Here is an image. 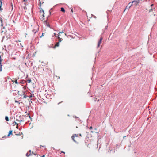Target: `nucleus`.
I'll return each mask as SVG.
<instances>
[{
  "label": "nucleus",
  "mask_w": 157,
  "mask_h": 157,
  "mask_svg": "<svg viewBox=\"0 0 157 157\" xmlns=\"http://www.w3.org/2000/svg\"><path fill=\"white\" fill-rule=\"evenodd\" d=\"M140 0H134L131 2V4H133L134 5H137L140 2Z\"/></svg>",
  "instance_id": "nucleus-1"
},
{
  "label": "nucleus",
  "mask_w": 157,
  "mask_h": 157,
  "mask_svg": "<svg viewBox=\"0 0 157 157\" xmlns=\"http://www.w3.org/2000/svg\"><path fill=\"white\" fill-rule=\"evenodd\" d=\"M102 39H103V38H102V37L101 36L100 37V39L98 41V45H97V47L98 48L100 46V44L101 43Z\"/></svg>",
  "instance_id": "nucleus-2"
},
{
  "label": "nucleus",
  "mask_w": 157,
  "mask_h": 157,
  "mask_svg": "<svg viewBox=\"0 0 157 157\" xmlns=\"http://www.w3.org/2000/svg\"><path fill=\"white\" fill-rule=\"evenodd\" d=\"M132 5V4H131V2H129L127 6H126V7L125 9L124 10V11L128 9V10H129V9L130 8V7Z\"/></svg>",
  "instance_id": "nucleus-3"
},
{
  "label": "nucleus",
  "mask_w": 157,
  "mask_h": 157,
  "mask_svg": "<svg viewBox=\"0 0 157 157\" xmlns=\"http://www.w3.org/2000/svg\"><path fill=\"white\" fill-rule=\"evenodd\" d=\"M21 116H17L16 117V121L18 122H19L20 119H21Z\"/></svg>",
  "instance_id": "nucleus-4"
},
{
  "label": "nucleus",
  "mask_w": 157,
  "mask_h": 157,
  "mask_svg": "<svg viewBox=\"0 0 157 157\" xmlns=\"http://www.w3.org/2000/svg\"><path fill=\"white\" fill-rule=\"evenodd\" d=\"M44 23L48 27H50V25L48 22H47V21H44Z\"/></svg>",
  "instance_id": "nucleus-5"
},
{
  "label": "nucleus",
  "mask_w": 157,
  "mask_h": 157,
  "mask_svg": "<svg viewBox=\"0 0 157 157\" xmlns=\"http://www.w3.org/2000/svg\"><path fill=\"white\" fill-rule=\"evenodd\" d=\"M3 59H1V64H0V71L1 72L2 71V66H3L2 65V62L3 61Z\"/></svg>",
  "instance_id": "nucleus-6"
},
{
  "label": "nucleus",
  "mask_w": 157,
  "mask_h": 157,
  "mask_svg": "<svg viewBox=\"0 0 157 157\" xmlns=\"http://www.w3.org/2000/svg\"><path fill=\"white\" fill-rule=\"evenodd\" d=\"M12 132H13L12 130H10L9 131L8 134L7 135L8 137L10 135H13Z\"/></svg>",
  "instance_id": "nucleus-7"
},
{
  "label": "nucleus",
  "mask_w": 157,
  "mask_h": 157,
  "mask_svg": "<svg viewBox=\"0 0 157 157\" xmlns=\"http://www.w3.org/2000/svg\"><path fill=\"white\" fill-rule=\"evenodd\" d=\"M31 150H29V152H27L26 154V155L27 157H29L30 155H31Z\"/></svg>",
  "instance_id": "nucleus-8"
},
{
  "label": "nucleus",
  "mask_w": 157,
  "mask_h": 157,
  "mask_svg": "<svg viewBox=\"0 0 157 157\" xmlns=\"http://www.w3.org/2000/svg\"><path fill=\"white\" fill-rule=\"evenodd\" d=\"M58 39H59V43H60V42H61L63 40V39L60 38L59 37V35L58 36Z\"/></svg>",
  "instance_id": "nucleus-9"
},
{
  "label": "nucleus",
  "mask_w": 157,
  "mask_h": 157,
  "mask_svg": "<svg viewBox=\"0 0 157 157\" xmlns=\"http://www.w3.org/2000/svg\"><path fill=\"white\" fill-rule=\"evenodd\" d=\"M59 42H57L55 44V46L54 47V48H55L56 47H59Z\"/></svg>",
  "instance_id": "nucleus-10"
},
{
  "label": "nucleus",
  "mask_w": 157,
  "mask_h": 157,
  "mask_svg": "<svg viewBox=\"0 0 157 157\" xmlns=\"http://www.w3.org/2000/svg\"><path fill=\"white\" fill-rule=\"evenodd\" d=\"M71 138L73 140V141L76 143V141L74 139V138H75V137H74V135H72V136H71Z\"/></svg>",
  "instance_id": "nucleus-11"
},
{
  "label": "nucleus",
  "mask_w": 157,
  "mask_h": 157,
  "mask_svg": "<svg viewBox=\"0 0 157 157\" xmlns=\"http://www.w3.org/2000/svg\"><path fill=\"white\" fill-rule=\"evenodd\" d=\"M61 11L62 12H65V10L64 8L63 7H61Z\"/></svg>",
  "instance_id": "nucleus-12"
},
{
  "label": "nucleus",
  "mask_w": 157,
  "mask_h": 157,
  "mask_svg": "<svg viewBox=\"0 0 157 157\" xmlns=\"http://www.w3.org/2000/svg\"><path fill=\"white\" fill-rule=\"evenodd\" d=\"M12 81L14 82H15L16 84H18V83L17 82V80H16V79H15L14 80V81L12 80Z\"/></svg>",
  "instance_id": "nucleus-13"
},
{
  "label": "nucleus",
  "mask_w": 157,
  "mask_h": 157,
  "mask_svg": "<svg viewBox=\"0 0 157 157\" xmlns=\"http://www.w3.org/2000/svg\"><path fill=\"white\" fill-rule=\"evenodd\" d=\"M5 119L7 121H9V118L8 116H6L5 117Z\"/></svg>",
  "instance_id": "nucleus-14"
},
{
  "label": "nucleus",
  "mask_w": 157,
  "mask_h": 157,
  "mask_svg": "<svg viewBox=\"0 0 157 157\" xmlns=\"http://www.w3.org/2000/svg\"><path fill=\"white\" fill-rule=\"evenodd\" d=\"M24 119L23 118H21V119H20L19 122H24Z\"/></svg>",
  "instance_id": "nucleus-15"
},
{
  "label": "nucleus",
  "mask_w": 157,
  "mask_h": 157,
  "mask_svg": "<svg viewBox=\"0 0 157 157\" xmlns=\"http://www.w3.org/2000/svg\"><path fill=\"white\" fill-rule=\"evenodd\" d=\"M2 3V2L1 1H0V10H1L2 9L1 8Z\"/></svg>",
  "instance_id": "nucleus-16"
},
{
  "label": "nucleus",
  "mask_w": 157,
  "mask_h": 157,
  "mask_svg": "<svg viewBox=\"0 0 157 157\" xmlns=\"http://www.w3.org/2000/svg\"><path fill=\"white\" fill-rule=\"evenodd\" d=\"M13 124H14V125H17L16 128H17V126L18 125V124L17 123V122L14 121L13 123Z\"/></svg>",
  "instance_id": "nucleus-17"
},
{
  "label": "nucleus",
  "mask_w": 157,
  "mask_h": 157,
  "mask_svg": "<svg viewBox=\"0 0 157 157\" xmlns=\"http://www.w3.org/2000/svg\"><path fill=\"white\" fill-rule=\"evenodd\" d=\"M27 81L28 83H30L31 82V80L30 79H29L27 80Z\"/></svg>",
  "instance_id": "nucleus-18"
},
{
  "label": "nucleus",
  "mask_w": 157,
  "mask_h": 157,
  "mask_svg": "<svg viewBox=\"0 0 157 157\" xmlns=\"http://www.w3.org/2000/svg\"><path fill=\"white\" fill-rule=\"evenodd\" d=\"M74 117H75L76 119H78V121H80V120L79 118V117H76V116H74Z\"/></svg>",
  "instance_id": "nucleus-19"
},
{
  "label": "nucleus",
  "mask_w": 157,
  "mask_h": 157,
  "mask_svg": "<svg viewBox=\"0 0 157 157\" xmlns=\"http://www.w3.org/2000/svg\"><path fill=\"white\" fill-rule=\"evenodd\" d=\"M25 82L24 80H21V81L20 83L21 84H24V82Z\"/></svg>",
  "instance_id": "nucleus-20"
},
{
  "label": "nucleus",
  "mask_w": 157,
  "mask_h": 157,
  "mask_svg": "<svg viewBox=\"0 0 157 157\" xmlns=\"http://www.w3.org/2000/svg\"><path fill=\"white\" fill-rule=\"evenodd\" d=\"M6 62H5L4 60H3V61H2V65H3V64H5V63Z\"/></svg>",
  "instance_id": "nucleus-21"
},
{
  "label": "nucleus",
  "mask_w": 157,
  "mask_h": 157,
  "mask_svg": "<svg viewBox=\"0 0 157 157\" xmlns=\"http://www.w3.org/2000/svg\"><path fill=\"white\" fill-rule=\"evenodd\" d=\"M73 135H74V137L76 136V137H77L78 136V135L76 134H73Z\"/></svg>",
  "instance_id": "nucleus-22"
},
{
  "label": "nucleus",
  "mask_w": 157,
  "mask_h": 157,
  "mask_svg": "<svg viewBox=\"0 0 157 157\" xmlns=\"http://www.w3.org/2000/svg\"><path fill=\"white\" fill-rule=\"evenodd\" d=\"M44 33H43L42 34V35L40 36V37L41 38L42 37V36H44Z\"/></svg>",
  "instance_id": "nucleus-23"
},
{
  "label": "nucleus",
  "mask_w": 157,
  "mask_h": 157,
  "mask_svg": "<svg viewBox=\"0 0 157 157\" xmlns=\"http://www.w3.org/2000/svg\"><path fill=\"white\" fill-rule=\"evenodd\" d=\"M43 17L42 18H43V20H44V13H43V14L42 15Z\"/></svg>",
  "instance_id": "nucleus-24"
},
{
  "label": "nucleus",
  "mask_w": 157,
  "mask_h": 157,
  "mask_svg": "<svg viewBox=\"0 0 157 157\" xmlns=\"http://www.w3.org/2000/svg\"><path fill=\"white\" fill-rule=\"evenodd\" d=\"M38 5H39L40 6H41V3L40 1V3H39Z\"/></svg>",
  "instance_id": "nucleus-25"
},
{
  "label": "nucleus",
  "mask_w": 157,
  "mask_h": 157,
  "mask_svg": "<svg viewBox=\"0 0 157 157\" xmlns=\"http://www.w3.org/2000/svg\"><path fill=\"white\" fill-rule=\"evenodd\" d=\"M112 151V153H114V151H113V150L111 149V150H110V153H111V151Z\"/></svg>",
  "instance_id": "nucleus-26"
},
{
  "label": "nucleus",
  "mask_w": 157,
  "mask_h": 157,
  "mask_svg": "<svg viewBox=\"0 0 157 157\" xmlns=\"http://www.w3.org/2000/svg\"><path fill=\"white\" fill-rule=\"evenodd\" d=\"M3 21L2 19V18H1V19H0V21L1 22V23H2V22H3V21Z\"/></svg>",
  "instance_id": "nucleus-27"
},
{
  "label": "nucleus",
  "mask_w": 157,
  "mask_h": 157,
  "mask_svg": "<svg viewBox=\"0 0 157 157\" xmlns=\"http://www.w3.org/2000/svg\"><path fill=\"white\" fill-rule=\"evenodd\" d=\"M1 56L0 55V64H1Z\"/></svg>",
  "instance_id": "nucleus-28"
},
{
  "label": "nucleus",
  "mask_w": 157,
  "mask_h": 157,
  "mask_svg": "<svg viewBox=\"0 0 157 157\" xmlns=\"http://www.w3.org/2000/svg\"><path fill=\"white\" fill-rule=\"evenodd\" d=\"M153 9L152 8L151 9H150V12H152V11H153Z\"/></svg>",
  "instance_id": "nucleus-29"
},
{
  "label": "nucleus",
  "mask_w": 157,
  "mask_h": 157,
  "mask_svg": "<svg viewBox=\"0 0 157 157\" xmlns=\"http://www.w3.org/2000/svg\"><path fill=\"white\" fill-rule=\"evenodd\" d=\"M105 29H103V33H104L105 31Z\"/></svg>",
  "instance_id": "nucleus-30"
},
{
  "label": "nucleus",
  "mask_w": 157,
  "mask_h": 157,
  "mask_svg": "<svg viewBox=\"0 0 157 157\" xmlns=\"http://www.w3.org/2000/svg\"><path fill=\"white\" fill-rule=\"evenodd\" d=\"M41 11H42V12H43V13H44V10H43L42 8H41Z\"/></svg>",
  "instance_id": "nucleus-31"
},
{
  "label": "nucleus",
  "mask_w": 157,
  "mask_h": 157,
  "mask_svg": "<svg viewBox=\"0 0 157 157\" xmlns=\"http://www.w3.org/2000/svg\"><path fill=\"white\" fill-rule=\"evenodd\" d=\"M27 96L26 95H24V98H26V97Z\"/></svg>",
  "instance_id": "nucleus-32"
},
{
  "label": "nucleus",
  "mask_w": 157,
  "mask_h": 157,
  "mask_svg": "<svg viewBox=\"0 0 157 157\" xmlns=\"http://www.w3.org/2000/svg\"><path fill=\"white\" fill-rule=\"evenodd\" d=\"M89 128L90 129H91L92 128V126H90Z\"/></svg>",
  "instance_id": "nucleus-33"
},
{
  "label": "nucleus",
  "mask_w": 157,
  "mask_h": 157,
  "mask_svg": "<svg viewBox=\"0 0 157 157\" xmlns=\"http://www.w3.org/2000/svg\"><path fill=\"white\" fill-rule=\"evenodd\" d=\"M107 28H108V26L107 25H106L105 26V29H107Z\"/></svg>",
  "instance_id": "nucleus-34"
},
{
  "label": "nucleus",
  "mask_w": 157,
  "mask_h": 157,
  "mask_svg": "<svg viewBox=\"0 0 157 157\" xmlns=\"http://www.w3.org/2000/svg\"><path fill=\"white\" fill-rule=\"evenodd\" d=\"M4 137H6V136H3L2 137V138H4Z\"/></svg>",
  "instance_id": "nucleus-35"
},
{
  "label": "nucleus",
  "mask_w": 157,
  "mask_h": 157,
  "mask_svg": "<svg viewBox=\"0 0 157 157\" xmlns=\"http://www.w3.org/2000/svg\"><path fill=\"white\" fill-rule=\"evenodd\" d=\"M23 2H27V0H23Z\"/></svg>",
  "instance_id": "nucleus-36"
},
{
  "label": "nucleus",
  "mask_w": 157,
  "mask_h": 157,
  "mask_svg": "<svg viewBox=\"0 0 157 157\" xmlns=\"http://www.w3.org/2000/svg\"><path fill=\"white\" fill-rule=\"evenodd\" d=\"M15 102L19 103V104H20V103L18 101H15Z\"/></svg>",
  "instance_id": "nucleus-37"
},
{
  "label": "nucleus",
  "mask_w": 157,
  "mask_h": 157,
  "mask_svg": "<svg viewBox=\"0 0 157 157\" xmlns=\"http://www.w3.org/2000/svg\"><path fill=\"white\" fill-rule=\"evenodd\" d=\"M92 15V16H94V18H96V16H94V15Z\"/></svg>",
  "instance_id": "nucleus-38"
},
{
  "label": "nucleus",
  "mask_w": 157,
  "mask_h": 157,
  "mask_svg": "<svg viewBox=\"0 0 157 157\" xmlns=\"http://www.w3.org/2000/svg\"><path fill=\"white\" fill-rule=\"evenodd\" d=\"M40 146L42 147H45V146H42V145H40Z\"/></svg>",
  "instance_id": "nucleus-39"
},
{
  "label": "nucleus",
  "mask_w": 157,
  "mask_h": 157,
  "mask_svg": "<svg viewBox=\"0 0 157 157\" xmlns=\"http://www.w3.org/2000/svg\"><path fill=\"white\" fill-rule=\"evenodd\" d=\"M71 11L73 13V11L72 8L71 9Z\"/></svg>",
  "instance_id": "nucleus-40"
},
{
  "label": "nucleus",
  "mask_w": 157,
  "mask_h": 157,
  "mask_svg": "<svg viewBox=\"0 0 157 157\" xmlns=\"http://www.w3.org/2000/svg\"><path fill=\"white\" fill-rule=\"evenodd\" d=\"M63 33V32H60L59 33V34L60 33Z\"/></svg>",
  "instance_id": "nucleus-41"
},
{
  "label": "nucleus",
  "mask_w": 157,
  "mask_h": 157,
  "mask_svg": "<svg viewBox=\"0 0 157 157\" xmlns=\"http://www.w3.org/2000/svg\"><path fill=\"white\" fill-rule=\"evenodd\" d=\"M29 103H32V101H29Z\"/></svg>",
  "instance_id": "nucleus-42"
},
{
  "label": "nucleus",
  "mask_w": 157,
  "mask_h": 157,
  "mask_svg": "<svg viewBox=\"0 0 157 157\" xmlns=\"http://www.w3.org/2000/svg\"><path fill=\"white\" fill-rule=\"evenodd\" d=\"M3 26V24H2H2H1V26H2H2Z\"/></svg>",
  "instance_id": "nucleus-43"
},
{
  "label": "nucleus",
  "mask_w": 157,
  "mask_h": 157,
  "mask_svg": "<svg viewBox=\"0 0 157 157\" xmlns=\"http://www.w3.org/2000/svg\"><path fill=\"white\" fill-rule=\"evenodd\" d=\"M62 102V101H61L60 102H59V103H58V105H59V104L60 103H61V102Z\"/></svg>",
  "instance_id": "nucleus-44"
},
{
  "label": "nucleus",
  "mask_w": 157,
  "mask_h": 157,
  "mask_svg": "<svg viewBox=\"0 0 157 157\" xmlns=\"http://www.w3.org/2000/svg\"><path fill=\"white\" fill-rule=\"evenodd\" d=\"M79 136H82V135H81V134H79Z\"/></svg>",
  "instance_id": "nucleus-45"
},
{
  "label": "nucleus",
  "mask_w": 157,
  "mask_h": 157,
  "mask_svg": "<svg viewBox=\"0 0 157 157\" xmlns=\"http://www.w3.org/2000/svg\"><path fill=\"white\" fill-rule=\"evenodd\" d=\"M54 36H56V33H54Z\"/></svg>",
  "instance_id": "nucleus-46"
},
{
  "label": "nucleus",
  "mask_w": 157,
  "mask_h": 157,
  "mask_svg": "<svg viewBox=\"0 0 157 157\" xmlns=\"http://www.w3.org/2000/svg\"><path fill=\"white\" fill-rule=\"evenodd\" d=\"M58 36H56V38H58Z\"/></svg>",
  "instance_id": "nucleus-47"
},
{
  "label": "nucleus",
  "mask_w": 157,
  "mask_h": 157,
  "mask_svg": "<svg viewBox=\"0 0 157 157\" xmlns=\"http://www.w3.org/2000/svg\"><path fill=\"white\" fill-rule=\"evenodd\" d=\"M45 156V155H43V156H42V157H44Z\"/></svg>",
  "instance_id": "nucleus-48"
},
{
  "label": "nucleus",
  "mask_w": 157,
  "mask_h": 157,
  "mask_svg": "<svg viewBox=\"0 0 157 157\" xmlns=\"http://www.w3.org/2000/svg\"><path fill=\"white\" fill-rule=\"evenodd\" d=\"M94 132V131H91V132H92V133H93Z\"/></svg>",
  "instance_id": "nucleus-49"
},
{
  "label": "nucleus",
  "mask_w": 157,
  "mask_h": 157,
  "mask_svg": "<svg viewBox=\"0 0 157 157\" xmlns=\"http://www.w3.org/2000/svg\"><path fill=\"white\" fill-rule=\"evenodd\" d=\"M61 152L63 153H65V152H63V151H61Z\"/></svg>",
  "instance_id": "nucleus-50"
},
{
  "label": "nucleus",
  "mask_w": 157,
  "mask_h": 157,
  "mask_svg": "<svg viewBox=\"0 0 157 157\" xmlns=\"http://www.w3.org/2000/svg\"><path fill=\"white\" fill-rule=\"evenodd\" d=\"M153 5V4H152V5L151 6V7H152Z\"/></svg>",
  "instance_id": "nucleus-51"
},
{
  "label": "nucleus",
  "mask_w": 157,
  "mask_h": 157,
  "mask_svg": "<svg viewBox=\"0 0 157 157\" xmlns=\"http://www.w3.org/2000/svg\"><path fill=\"white\" fill-rule=\"evenodd\" d=\"M38 30H39V29H37L36 31H38Z\"/></svg>",
  "instance_id": "nucleus-52"
},
{
  "label": "nucleus",
  "mask_w": 157,
  "mask_h": 157,
  "mask_svg": "<svg viewBox=\"0 0 157 157\" xmlns=\"http://www.w3.org/2000/svg\"><path fill=\"white\" fill-rule=\"evenodd\" d=\"M65 35L66 36H67V34H66V33H65Z\"/></svg>",
  "instance_id": "nucleus-53"
},
{
  "label": "nucleus",
  "mask_w": 157,
  "mask_h": 157,
  "mask_svg": "<svg viewBox=\"0 0 157 157\" xmlns=\"http://www.w3.org/2000/svg\"><path fill=\"white\" fill-rule=\"evenodd\" d=\"M43 20H43V18H42V20H41V21H43Z\"/></svg>",
  "instance_id": "nucleus-54"
},
{
  "label": "nucleus",
  "mask_w": 157,
  "mask_h": 157,
  "mask_svg": "<svg viewBox=\"0 0 157 157\" xmlns=\"http://www.w3.org/2000/svg\"><path fill=\"white\" fill-rule=\"evenodd\" d=\"M4 32V31H3V30H2V32Z\"/></svg>",
  "instance_id": "nucleus-55"
},
{
  "label": "nucleus",
  "mask_w": 157,
  "mask_h": 157,
  "mask_svg": "<svg viewBox=\"0 0 157 157\" xmlns=\"http://www.w3.org/2000/svg\"><path fill=\"white\" fill-rule=\"evenodd\" d=\"M94 129H95V130H97V128H95Z\"/></svg>",
  "instance_id": "nucleus-56"
},
{
  "label": "nucleus",
  "mask_w": 157,
  "mask_h": 157,
  "mask_svg": "<svg viewBox=\"0 0 157 157\" xmlns=\"http://www.w3.org/2000/svg\"><path fill=\"white\" fill-rule=\"evenodd\" d=\"M77 120H76V121H78V119H76Z\"/></svg>",
  "instance_id": "nucleus-57"
},
{
  "label": "nucleus",
  "mask_w": 157,
  "mask_h": 157,
  "mask_svg": "<svg viewBox=\"0 0 157 157\" xmlns=\"http://www.w3.org/2000/svg\"><path fill=\"white\" fill-rule=\"evenodd\" d=\"M34 154L35 155H36V154H35L34 153Z\"/></svg>",
  "instance_id": "nucleus-58"
},
{
  "label": "nucleus",
  "mask_w": 157,
  "mask_h": 157,
  "mask_svg": "<svg viewBox=\"0 0 157 157\" xmlns=\"http://www.w3.org/2000/svg\"><path fill=\"white\" fill-rule=\"evenodd\" d=\"M4 28H5V27H3V29H4Z\"/></svg>",
  "instance_id": "nucleus-59"
},
{
  "label": "nucleus",
  "mask_w": 157,
  "mask_h": 157,
  "mask_svg": "<svg viewBox=\"0 0 157 157\" xmlns=\"http://www.w3.org/2000/svg\"><path fill=\"white\" fill-rule=\"evenodd\" d=\"M29 117L30 118H31V117H30V116L29 115Z\"/></svg>",
  "instance_id": "nucleus-60"
},
{
  "label": "nucleus",
  "mask_w": 157,
  "mask_h": 157,
  "mask_svg": "<svg viewBox=\"0 0 157 157\" xmlns=\"http://www.w3.org/2000/svg\"><path fill=\"white\" fill-rule=\"evenodd\" d=\"M125 136H124V138H125Z\"/></svg>",
  "instance_id": "nucleus-61"
},
{
  "label": "nucleus",
  "mask_w": 157,
  "mask_h": 157,
  "mask_svg": "<svg viewBox=\"0 0 157 157\" xmlns=\"http://www.w3.org/2000/svg\"><path fill=\"white\" fill-rule=\"evenodd\" d=\"M125 136H124V138H125Z\"/></svg>",
  "instance_id": "nucleus-62"
},
{
  "label": "nucleus",
  "mask_w": 157,
  "mask_h": 157,
  "mask_svg": "<svg viewBox=\"0 0 157 157\" xmlns=\"http://www.w3.org/2000/svg\"><path fill=\"white\" fill-rule=\"evenodd\" d=\"M49 17V16H48L47 17V18L48 17Z\"/></svg>",
  "instance_id": "nucleus-63"
},
{
  "label": "nucleus",
  "mask_w": 157,
  "mask_h": 157,
  "mask_svg": "<svg viewBox=\"0 0 157 157\" xmlns=\"http://www.w3.org/2000/svg\"><path fill=\"white\" fill-rule=\"evenodd\" d=\"M59 78H60V77H59Z\"/></svg>",
  "instance_id": "nucleus-64"
}]
</instances>
